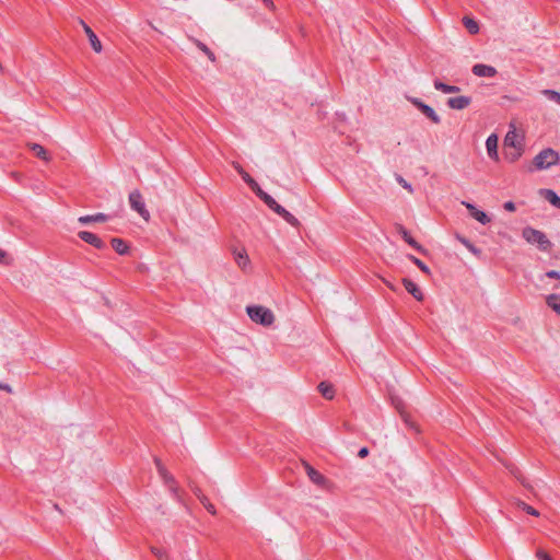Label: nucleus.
Instances as JSON below:
<instances>
[{"label":"nucleus","instance_id":"f257e3e1","mask_svg":"<svg viewBox=\"0 0 560 560\" xmlns=\"http://www.w3.org/2000/svg\"><path fill=\"white\" fill-rule=\"evenodd\" d=\"M522 237L530 245L537 246V248L541 252H550L552 247V243L547 237V235L532 226H525L522 230Z\"/></svg>","mask_w":560,"mask_h":560},{"label":"nucleus","instance_id":"f03ea898","mask_svg":"<svg viewBox=\"0 0 560 560\" xmlns=\"http://www.w3.org/2000/svg\"><path fill=\"white\" fill-rule=\"evenodd\" d=\"M249 318L259 325L271 326L275 322V315L271 310L261 305H250L246 307Z\"/></svg>","mask_w":560,"mask_h":560},{"label":"nucleus","instance_id":"7ed1b4c3","mask_svg":"<svg viewBox=\"0 0 560 560\" xmlns=\"http://www.w3.org/2000/svg\"><path fill=\"white\" fill-rule=\"evenodd\" d=\"M560 161L559 153L553 149H544L540 151L533 161V164L537 170H546L552 165L558 164Z\"/></svg>","mask_w":560,"mask_h":560},{"label":"nucleus","instance_id":"20e7f679","mask_svg":"<svg viewBox=\"0 0 560 560\" xmlns=\"http://www.w3.org/2000/svg\"><path fill=\"white\" fill-rule=\"evenodd\" d=\"M129 203L132 210H135L143 220H150V212L145 208L143 197L139 190H133L129 194Z\"/></svg>","mask_w":560,"mask_h":560},{"label":"nucleus","instance_id":"39448f33","mask_svg":"<svg viewBox=\"0 0 560 560\" xmlns=\"http://www.w3.org/2000/svg\"><path fill=\"white\" fill-rule=\"evenodd\" d=\"M411 102L433 124H440L441 122L440 116L435 113V110L431 106L424 104L423 102H421L418 98H412Z\"/></svg>","mask_w":560,"mask_h":560},{"label":"nucleus","instance_id":"423d86ee","mask_svg":"<svg viewBox=\"0 0 560 560\" xmlns=\"http://www.w3.org/2000/svg\"><path fill=\"white\" fill-rule=\"evenodd\" d=\"M502 464L509 470V472L523 485V487L534 492L533 486L527 481L521 469L515 464L510 462H502Z\"/></svg>","mask_w":560,"mask_h":560},{"label":"nucleus","instance_id":"0eeeda50","mask_svg":"<svg viewBox=\"0 0 560 560\" xmlns=\"http://www.w3.org/2000/svg\"><path fill=\"white\" fill-rule=\"evenodd\" d=\"M235 171L242 176L243 180L252 188V190L258 195L262 189L259 187L257 182L241 166L240 163H232Z\"/></svg>","mask_w":560,"mask_h":560},{"label":"nucleus","instance_id":"6e6552de","mask_svg":"<svg viewBox=\"0 0 560 560\" xmlns=\"http://www.w3.org/2000/svg\"><path fill=\"white\" fill-rule=\"evenodd\" d=\"M78 236L85 243L92 245L93 247L97 249H103L106 247V244L95 234L88 232V231H81L78 233Z\"/></svg>","mask_w":560,"mask_h":560},{"label":"nucleus","instance_id":"1a4fd4ad","mask_svg":"<svg viewBox=\"0 0 560 560\" xmlns=\"http://www.w3.org/2000/svg\"><path fill=\"white\" fill-rule=\"evenodd\" d=\"M462 205L465 206L466 209L469 211L470 215L481 224H487L490 222L489 215L486 212L477 209L472 203L462 201Z\"/></svg>","mask_w":560,"mask_h":560},{"label":"nucleus","instance_id":"9d476101","mask_svg":"<svg viewBox=\"0 0 560 560\" xmlns=\"http://www.w3.org/2000/svg\"><path fill=\"white\" fill-rule=\"evenodd\" d=\"M161 479L164 485L168 487L170 491L174 494L175 498L179 499V489L175 478L167 471V469H161Z\"/></svg>","mask_w":560,"mask_h":560},{"label":"nucleus","instance_id":"9b49d317","mask_svg":"<svg viewBox=\"0 0 560 560\" xmlns=\"http://www.w3.org/2000/svg\"><path fill=\"white\" fill-rule=\"evenodd\" d=\"M272 211H275L277 214H279L280 217L282 215V213L285 212V209L280 206L270 195H268L267 192H265L264 190H261L258 195H257Z\"/></svg>","mask_w":560,"mask_h":560},{"label":"nucleus","instance_id":"f8f14e48","mask_svg":"<svg viewBox=\"0 0 560 560\" xmlns=\"http://www.w3.org/2000/svg\"><path fill=\"white\" fill-rule=\"evenodd\" d=\"M396 231L411 247L420 253H425V249L410 235V233L401 224H396Z\"/></svg>","mask_w":560,"mask_h":560},{"label":"nucleus","instance_id":"ddd939ff","mask_svg":"<svg viewBox=\"0 0 560 560\" xmlns=\"http://www.w3.org/2000/svg\"><path fill=\"white\" fill-rule=\"evenodd\" d=\"M471 71L477 77L492 78L497 74V69L494 67L483 63L475 65Z\"/></svg>","mask_w":560,"mask_h":560},{"label":"nucleus","instance_id":"4468645a","mask_svg":"<svg viewBox=\"0 0 560 560\" xmlns=\"http://www.w3.org/2000/svg\"><path fill=\"white\" fill-rule=\"evenodd\" d=\"M471 103V98L469 96H456V97H450L447 100V105L448 107H451L452 109H464L466 107H468Z\"/></svg>","mask_w":560,"mask_h":560},{"label":"nucleus","instance_id":"2eb2a0df","mask_svg":"<svg viewBox=\"0 0 560 560\" xmlns=\"http://www.w3.org/2000/svg\"><path fill=\"white\" fill-rule=\"evenodd\" d=\"M486 148L488 155L493 159L494 161L499 160L498 154V136L492 133L490 135L486 140Z\"/></svg>","mask_w":560,"mask_h":560},{"label":"nucleus","instance_id":"dca6fc26","mask_svg":"<svg viewBox=\"0 0 560 560\" xmlns=\"http://www.w3.org/2000/svg\"><path fill=\"white\" fill-rule=\"evenodd\" d=\"M504 147L508 149H523L522 139L516 131H509L504 139Z\"/></svg>","mask_w":560,"mask_h":560},{"label":"nucleus","instance_id":"f3484780","mask_svg":"<svg viewBox=\"0 0 560 560\" xmlns=\"http://www.w3.org/2000/svg\"><path fill=\"white\" fill-rule=\"evenodd\" d=\"M26 147L40 160L45 162H49L51 160L50 154L47 152V150L35 142H27Z\"/></svg>","mask_w":560,"mask_h":560},{"label":"nucleus","instance_id":"a211bd4d","mask_svg":"<svg viewBox=\"0 0 560 560\" xmlns=\"http://www.w3.org/2000/svg\"><path fill=\"white\" fill-rule=\"evenodd\" d=\"M402 284L408 293H410L417 301H422L424 295L420 288L411 280L405 278Z\"/></svg>","mask_w":560,"mask_h":560},{"label":"nucleus","instance_id":"6ab92c4d","mask_svg":"<svg viewBox=\"0 0 560 560\" xmlns=\"http://www.w3.org/2000/svg\"><path fill=\"white\" fill-rule=\"evenodd\" d=\"M84 33L86 34L92 49L95 52H101L103 49L102 43L89 25H84Z\"/></svg>","mask_w":560,"mask_h":560},{"label":"nucleus","instance_id":"aec40b11","mask_svg":"<svg viewBox=\"0 0 560 560\" xmlns=\"http://www.w3.org/2000/svg\"><path fill=\"white\" fill-rule=\"evenodd\" d=\"M233 255H234V259H235L237 266L242 270H246L250 266V260H249V257L245 249H241V250L234 249Z\"/></svg>","mask_w":560,"mask_h":560},{"label":"nucleus","instance_id":"412c9836","mask_svg":"<svg viewBox=\"0 0 560 560\" xmlns=\"http://www.w3.org/2000/svg\"><path fill=\"white\" fill-rule=\"evenodd\" d=\"M539 195L557 209H560V197L552 189H540Z\"/></svg>","mask_w":560,"mask_h":560},{"label":"nucleus","instance_id":"4be33fe9","mask_svg":"<svg viewBox=\"0 0 560 560\" xmlns=\"http://www.w3.org/2000/svg\"><path fill=\"white\" fill-rule=\"evenodd\" d=\"M109 217L105 213L98 212L96 214L82 215L78 219L81 224H89L92 222H105Z\"/></svg>","mask_w":560,"mask_h":560},{"label":"nucleus","instance_id":"5701e85b","mask_svg":"<svg viewBox=\"0 0 560 560\" xmlns=\"http://www.w3.org/2000/svg\"><path fill=\"white\" fill-rule=\"evenodd\" d=\"M306 472L314 483L322 486L326 482V478L310 465H306Z\"/></svg>","mask_w":560,"mask_h":560},{"label":"nucleus","instance_id":"b1692460","mask_svg":"<svg viewBox=\"0 0 560 560\" xmlns=\"http://www.w3.org/2000/svg\"><path fill=\"white\" fill-rule=\"evenodd\" d=\"M434 88L438 91H441V92L446 93V94L458 93L460 91L459 86H457V85H448V84L443 83V82H441L439 80L434 81Z\"/></svg>","mask_w":560,"mask_h":560},{"label":"nucleus","instance_id":"393cba45","mask_svg":"<svg viewBox=\"0 0 560 560\" xmlns=\"http://www.w3.org/2000/svg\"><path fill=\"white\" fill-rule=\"evenodd\" d=\"M318 390L326 399H332L335 396V389L330 383L320 382L318 384Z\"/></svg>","mask_w":560,"mask_h":560},{"label":"nucleus","instance_id":"a878e982","mask_svg":"<svg viewBox=\"0 0 560 560\" xmlns=\"http://www.w3.org/2000/svg\"><path fill=\"white\" fill-rule=\"evenodd\" d=\"M110 243H112V246L115 249V252L118 253L119 255H125L129 250V246L121 238H117V237L112 238Z\"/></svg>","mask_w":560,"mask_h":560},{"label":"nucleus","instance_id":"bb28decb","mask_svg":"<svg viewBox=\"0 0 560 560\" xmlns=\"http://www.w3.org/2000/svg\"><path fill=\"white\" fill-rule=\"evenodd\" d=\"M195 494L209 513H211L212 515L217 514L214 505L209 501V499L205 494L201 493L200 490L195 491Z\"/></svg>","mask_w":560,"mask_h":560},{"label":"nucleus","instance_id":"cd10ccee","mask_svg":"<svg viewBox=\"0 0 560 560\" xmlns=\"http://www.w3.org/2000/svg\"><path fill=\"white\" fill-rule=\"evenodd\" d=\"M547 305L560 315V295L550 294L546 299Z\"/></svg>","mask_w":560,"mask_h":560},{"label":"nucleus","instance_id":"c85d7f7f","mask_svg":"<svg viewBox=\"0 0 560 560\" xmlns=\"http://www.w3.org/2000/svg\"><path fill=\"white\" fill-rule=\"evenodd\" d=\"M463 23L470 34H477L479 32V24L474 19L469 16H464Z\"/></svg>","mask_w":560,"mask_h":560},{"label":"nucleus","instance_id":"c756f323","mask_svg":"<svg viewBox=\"0 0 560 560\" xmlns=\"http://www.w3.org/2000/svg\"><path fill=\"white\" fill-rule=\"evenodd\" d=\"M514 504H515L518 509H521V510L525 511V512H526L527 514H529V515H533V516H539V512H538L536 509H534L533 506H530V505L526 504L524 501H522V500H520V499H515V500H514Z\"/></svg>","mask_w":560,"mask_h":560},{"label":"nucleus","instance_id":"7c9ffc66","mask_svg":"<svg viewBox=\"0 0 560 560\" xmlns=\"http://www.w3.org/2000/svg\"><path fill=\"white\" fill-rule=\"evenodd\" d=\"M523 153V149H508L505 148V159L511 162V163H514L516 162L521 155Z\"/></svg>","mask_w":560,"mask_h":560},{"label":"nucleus","instance_id":"2f4dec72","mask_svg":"<svg viewBox=\"0 0 560 560\" xmlns=\"http://www.w3.org/2000/svg\"><path fill=\"white\" fill-rule=\"evenodd\" d=\"M194 42L196 46L209 58L210 61H215V55L213 54L212 50L209 49V47L206 44L198 39H195Z\"/></svg>","mask_w":560,"mask_h":560},{"label":"nucleus","instance_id":"473e14b6","mask_svg":"<svg viewBox=\"0 0 560 560\" xmlns=\"http://www.w3.org/2000/svg\"><path fill=\"white\" fill-rule=\"evenodd\" d=\"M281 218L287 222L289 223L290 225L294 226V228H299L300 226V221L292 214L290 213L288 210H285L284 213H282Z\"/></svg>","mask_w":560,"mask_h":560},{"label":"nucleus","instance_id":"72a5a7b5","mask_svg":"<svg viewBox=\"0 0 560 560\" xmlns=\"http://www.w3.org/2000/svg\"><path fill=\"white\" fill-rule=\"evenodd\" d=\"M409 260H411L421 271L430 275V269L429 267L422 261L420 260L419 258L415 257L413 255H408L407 256Z\"/></svg>","mask_w":560,"mask_h":560},{"label":"nucleus","instance_id":"f704fd0d","mask_svg":"<svg viewBox=\"0 0 560 560\" xmlns=\"http://www.w3.org/2000/svg\"><path fill=\"white\" fill-rule=\"evenodd\" d=\"M553 557H555L553 553H550L549 551H547L546 549H544L541 547L537 548V550H536V558L538 560H553Z\"/></svg>","mask_w":560,"mask_h":560},{"label":"nucleus","instance_id":"c9c22d12","mask_svg":"<svg viewBox=\"0 0 560 560\" xmlns=\"http://www.w3.org/2000/svg\"><path fill=\"white\" fill-rule=\"evenodd\" d=\"M542 94L550 101L560 105V92L553 90H544Z\"/></svg>","mask_w":560,"mask_h":560},{"label":"nucleus","instance_id":"e433bc0d","mask_svg":"<svg viewBox=\"0 0 560 560\" xmlns=\"http://www.w3.org/2000/svg\"><path fill=\"white\" fill-rule=\"evenodd\" d=\"M400 417L409 428L417 430L416 424L411 421L410 416L405 410L400 411Z\"/></svg>","mask_w":560,"mask_h":560},{"label":"nucleus","instance_id":"4c0bfd02","mask_svg":"<svg viewBox=\"0 0 560 560\" xmlns=\"http://www.w3.org/2000/svg\"><path fill=\"white\" fill-rule=\"evenodd\" d=\"M462 244H464L471 253L474 254H477L479 253V250L469 242L467 241L465 237H457Z\"/></svg>","mask_w":560,"mask_h":560},{"label":"nucleus","instance_id":"58836bf2","mask_svg":"<svg viewBox=\"0 0 560 560\" xmlns=\"http://www.w3.org/2000/svg\"><path fill=\"white\" fill-rule=\"evenodd\" d=\"M397 182L409 192H412L411 185L408 182H406L401 176H397Z\"/></svg>","mask_w":560,"mask_h":560},{"label":"nucleus","instance_id":"ea45409f","mask_svg":"<svg viewBox=\"0 0 560 560\" xmlns=\"http://www.w3.org/2000/svg\"><path fill=\"white\" fill-rule=\"evenodd\" d=\"M393 404H394L395 408H396L399 412H400L401 410H405V409H404V404H402V401H401L400 399H398V398H394V399H393Z\"/></svg>","mask_w":560,"mask_h":560},{"label":"nucleus","instance_id":"a19ab883","mask_svg":"<svg viewBox=\"0 0 560 560\" xmlns=\"http://www.w3.org/2000/svg\"><path fill=\"white\" fill-rule=\"evenodd\" d=\"M546 276H547L548 278L559 279V280H560V272H559V271H556V270L547 271V272H546Z\"/></svg>","mask_w":560,"mask_h":560},{"label":"nucleus","instance_id":"79ce46f5","mask_svg":"<svg viewBox=\"0 0 560 560\" xmlns=\"http://www.w3.org/2000/svg\"><path fill=\"white\" fill-rule=\"evenodd\" d=\"M154 464L156 466L159 475H161V469H166L164 465L162 464L161 459L158 457H154Z\"/></svg>","mask_w":560,"mask_h":560},{"label":"nucleus","instance_id":"37998d69","mask_svg":"<svg viewBox=\"0 0 560 560\" xmlns=\"http://www.w3.org/2000/svg\"><path fill=\"white\" fill-rule=\"evenodd\" d=\"M503 207L506 211H515V203L513 201H506Z\"/></svg>","mask_w":560,"mask_h":560},{"label":"nucleus","instance_id":"c03bdc74","mask_svg":"<svg viewBox=\"0 0 560 560\" xmlns=\"http://www.w3.org/2000/svg\"><path fill=\"white\" fill-rule=\"evenodd\" d=\"M152 552L154 553L155 557H158L160 559L165 556L164 550L161 548H152Z\"/></svg>","mask_w":560,"mask_h":560},{"label":"nucleus","instance_id":"a18cd8bd","mask_svg":"<svg viewBox=\"0 0 560 560\" xmlns=\"http://www.w3.org/2000/svg\"><path fill=\"white\" fill-rule=\"evenodd\" d=\"M369 455V448L368 447H362L359 453H358V456L360 458H364Z\"/></svg>","mask_w":560,"mask_h":560},{"label":"nucleus","instance_id":"49530a36","mask_svg":"<svg viewBox=\"0 0 560 560\" xmlns=\"http://www.w3.org/2000/svg\"><path fill=\"white\" fill-rule=\"evenodd\" d=\"M0 389H1V390H5V392H8V393H11V392H12V389H11L10 385H8V384H3V383H0Z\"/></svg>","mask_w":560,"mask_h":560},{"label":"nucleus","instance_id":"de8ad7c7","mask_svg":"<svg viewBox=\"0 0 560 560\" xmlns=\"http://www.w3.org/2000/svg\"><path fill=\"white\" fill-rule=\"evenodd\" d=\"M262 2L270 9H273L275 8V4H273V1L272 0H262Z\"/></svg>","mask_w":560,"mask_h":560},{"label":"nucleus","instance_id":"09e8293b","mask_svg":"<svg viewBox=\"0 0 560 560\" xmlns=\"http://www.w3.org/2000/svg\"><path fill=\"white\" fill-rule=\"evenodd\" d=\"M7 257V253L0 248V262H3Z\"/></svg>","mask_w":560,"mask_h":560},{"label":"nucleus","instance_id":"8fccbe9b","mask_svg":"<svg viewBox=\"0 0 560 560\" xmlns=\"http://www.w3.org/2000/svg\"><path fill=\"white\" fill-rule=\"evenodd\" d=\"M80 25L84 28V25H88L83 20H79Z\"/></svg>","mask_w":560,"mask_h":560},{"label":"nucleus","instance_id":"3c124183","mask_svg":"<svg viewBox=\"0 0 560 560\" xmlns=\"http://www.w3.org/2000/svg\"><path fill=\"white\" fill-rule=\"evenodd\" d=\"M12 176H13L14 178H18V177H19V174H18V173H13V174H12Z\"/></svg>","mask_w":560,"mask_h":560},{"label":"nucleus","instance_id":"603ef678","mask_svg":"<svg viewBox=\"0 0 560 560\" xmlns=\"http://www.w3.org/2000/svg\"><path fill=\"white\" fill-rule=\"evenodd\" d=\"M2 71H3V67H2V65L0 63V72H2Z\"/></svg>","mask_w":560,"mask_h":560}]
</instances>
